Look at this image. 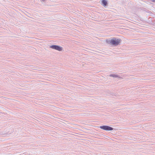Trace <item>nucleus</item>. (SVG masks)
<instances>
[{"label": "nucleus", "mask_w": 155, "mask_h": 155, "mask_svg": "<svg viewBox=\"0 0 155 155\" xmlns=\"http://www.w3.org/2000/svg\"><path fill=\"white\" fill-rule=\"evenodd\" d=\"M121 41L120 39H117L115 38H113L110 40L107 41V43L110 44L111 45L114 46H117L119 45Z\"/></svg>", "instance_id": "f257e3e1"}, {"label": "nucleus", "mask_w": 155, "mask_h": 155, "mask_svg": "<svg viewBox=\"0 0 155 155\" xmlns=\"http://www.w3.org/2000/svg\"><path fill=\"white\" fill-rule=\"evenodd\" d=\"M100 128L104 130L107 131L112 130L114 129V128L113 127L106 125L100 126Z\"/></svg>", "instance_id": "f03ea898"}, {"label": "nucleus", "mask_w": 155, "mask_h": 155, "mask_svg": "<svg viewBox=\"0 0 155 155\" xmlns=\"http://www.w3.org/2000/svg\"><path fill=\"white\" fill-rule=\"evenodd\" d=\"M50 47L51 48L58 50L59 51H61L62 50V47L56 45H52Z\"/></svg>", "instance_id": "7ed1b4c3"}, {"label": "nucleus", "mask_w": 155, "mask_h": 155, "mask_svg": "<svg viewBox=\"0 0 155 155\" xmlns=\"http://www.w3.org/2000/svg\"><path fill=\"white\" fill-rule=\"evenodd\" d=\"M109 76L110 77H113L114 78H120V77H119L118 75L117 74H110L109 75Z\"/></svg>", "instance_id": "20e7f679"}, {"label": "nucleus", "mask_w": 155, "mask_h": 155, "mask_svg": "<svg viewBox=\"0 0 155 155\" xmlns=\"http://www.w3.org/2000/svg\"><path fill=\"white\" fill-rule=\"evenodd\" d=\"M102 3L103 4L104 6H106L107 4V1L105 0H102Z\"/></svg>", "instance_id": "39448f33"}, {"label": "nucleus", "mask_w": 155, "mask_h": 155, "mask_svg": "<svg viewBox=\"0 0 155 155\" xmlns=\"http://www.w3.org/2000/svg\"><path fill=\"white\" fill-rule=\"evenodd\" d=\"M151 1L153 2H155V0H152Z\"/></svg>", "instance_id": "423d86ee"}]
</instances>
